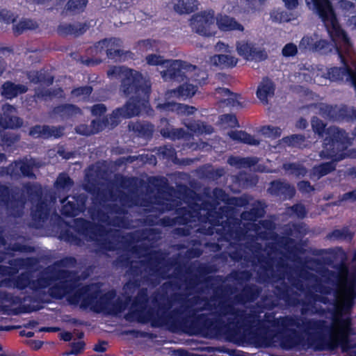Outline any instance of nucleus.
<instances>
[{
	"mask_svg": "<svg viewBox=\"0 0 356 356\" xmlns=\"http://www.w3.org/2000/svg\"><path fill=\"white\" fill-rule=\"evenodd\" d=\"M290 211L300 219H304L307 214L305 206L301 203L294 204L289 207Z\"/></svg>",
	"mask_w": 356,
	"mask_h": 356,
	"instance_id": "338daca9",
	"label": "nucleus"
},
{
	"mask_svg": "<svg viewBox=\"0 0 356 356\" xmlns=\"http://www.w3.org/2000/svg\"><path fill=\"white\" fill-rule=\"evenodd\" d=\"M194 204L195 202H190L188 207L175 208L174 204H166L165 209L166 211L175 209L177 214L176 222L179 225H186L190 222L195 221V218L200 215L198 209Z\"/></svg>",
	"mask_w": 356,
	"mask_h": 356,
	"instance_id": "dca6fc26",
	"label": "nucleus"
},
{
	"mask_svg": "<svg viewBox=\"0 0 356 356\" xmlns=\"http://www.w3.org/2000/svg\"><path fill=\"white\" fill-rule=\"evenodd\" d=\"M319 111L325 118L337 121V105L323 104L320 106Z\"/></svg>",
	"mask_w": 356,
	"mask_h": 356,
	"instance_id": "864d4df0",
	"label": "nucleus"
},
{
	"mask_svg": "<svg viewBox=\"0 0 356 356\" xmlns=\"http://www.w3.org/2000/svg\"><path fill=\"white\" fill-rule=\"evenodd\" d=\"M258 261L261 264V269L257 271V275L261 282H268L271 278L277 277L274 269L275 259L273 257L261 255L258 258Z\"/></svg>",
	"mask_w": 356,
	"mask_h": 356,
	"instance_id": "aec40b11",
	"label": "nucleus"
},
{
	"mask_svg": "<svg viewBox=\"0 0 356 356\" xmlns=\"http://www.w3.org/2000/svg\"><path fill=\"white\" fill-rule=\"evenodd\" d=\"M311 124L314 132L319 137L325 134L323 145L324 149L320 152L322 159H334L337 153L342 151L348 142V137L345 130L335 126H330L325 129L326 124L318 117L314 116L311 120Z\"/></svg>",
	"mask_w": 356,
	"mask_h": 356,
	"instance_id": "39448f33",
	"label": "nucleus"
},
{
	"mask_svg": "<svg viewBox=\"0 0 356 356\" xmlns=\"http://www.w3.org/2000/svg\"><path fill=\"white\" fill-rule=\"evenodd\" d=\"M27 91L26 86L20 83L16 84L10 81L4 82L1 87V94L7 99H12Z\"/></svg>",
	"mask_w": 356,
	"mask_h": 356,
	"instance_id": "b1692460",
	"label": "nucleus"
},
{
	"mask_svg": "<svg viewBox=\"0 0 356 356\" xmlns=\"http://www.w3.org/2000/svg\"><path fill=\"white\" fill-rule=\"evenodd\" d=\"M196 91L197 87L195 86L185 83L179 86L175 90H174V93L177 97H191L195 94Z\"/></svg>",
	"mask_w": 356,
	"mask_h": 356,
	"instance_id": "603ef678",
	"label": "nucleus"
},
{
	"mask_svg": "<svg viewBox=\"0 0 356 356\" xmlns=\"http://www.w3.org/2000/svg\"><path fill=\"white\" fill-rule=\"evenodd\" d=\"M30 278L28 275L25 273H22L19 275L14 280V286L19 289V290H24L27 288V286L30 284Z\"/></svg>",
	"mask_w": 356,
	"mask_h": 356,
	"instance_id": "0e129e2a",
	"label": "nucleus"
},
{
	"mask_svg": "<svg viewBox=\"0 0 356 356\" xmlns=\"http://www.w3.org/2000/svg\"><path fill=\"white\" fill-rule=\"evenodd\" d=\"M53 113L58 115L62 120H68L77 115H81V109L72 104H62L54 107Z\"/></svg>",
	"mask_w": 356,
	"mask_h": 356,
	"instance_id": "bb28decb",
	"label": "nucleus"
},
{
	"mask_svg": "<svg viewBox=\"0 0 356 356\" xmlns=\"http://www.w3.org/2000/svg\"><path fill=\"white\" fill-rule=\"evenodd\" d=\"M120 185L122 188L129 189L131 194H134L138 188L136 179L134 177H122Z\"/></svg>",
	"mask_w": 356,
	"mask_h": 356,
	"instance_id": "052dcab7",
	"label": "nucleus"
},
{
	"mask_svg": "<svg viewBox=\"0 0 356 356\" xmlns=\"http://www.w3.org/2000/svg\"><path fill=\"white\" fill-rule=\"evenodd\" d=\"M305 2L318 15L334 41L341 42L347 48L351 47L350 38L341 27L330 0H305Z\"/></svg>",
	"mask_w": 356,
	"mask_h": 356,
	"instance_id": "0eeeda50",
	"label": "nucleus"
},
{
	"mask_svg": "<svg viewBox=\"0 0 356 356\" xmlns=\"http://www.w3.org/2000/svg\"><path fill=\"white\" fill-rule=\"evenodd\" d=\"M86 291H88V286H81L76 290L74 288L72 291L66 295L68 296L67 298L68 302L73 305H79V302L81 303V298L84 293H86Z\"/></svg>",
	"mask_w": 356,
	"mask_h": 356,
	"instance_id": "3c124183",
	"label": "nucleus"
},
{
	"mask_svg": "<svg viewBox=\"0 0 356 356\" xmlns=\"http://www.w3.org/2000/svg\"><path fill=\"white\" fill-rule=\"evenodd\" d=\"M341 152V151L337 153V156L336 157L337 160L331 159V161L323 162L314 165L312 169L313 175L316 176L318 178H321L334 171L336 169V163L334 162L339 161L343 158L342 153Z\"/></svg>",
	"mask_w": 356,
	"mask_h": 356,
	"instance_id": "c756f323",
	"label": "nucleus"
},
{
	"mask_svg": "<svg viewBox=\"0 0 356 356\" xmlns=\"http://www.w3.org/2000/svg\"><path fill=\"white\" fill-rule=\"evenodd\" d=\"M22 118L15 116L10 115L4 113L3 115L0 114V129L3 130L8 129H19L23 126Z\"/></svg>",
	"mask_w": 356,
	"mask_h": 356,
	"instance_id": "f704fd0d",
	"label": "nucleus"
},
{
	"mask_svg": "<svg viewBox=\"0 0 356 356\" xmlns=\"http://www.w3.org/2000/svg\"><path fill=\"white\" fill-rule=\"evenodd\" d=\"M107 75L121 79L120 91L129 98L123 106L114 109L108 118L109 125L115 127L121 119H129L140 113L142 108L149 103L152 83L140 72L125 66H113L107 71Z\"/></svg>",
	"mask_w": 356,
	"mask_h": 356,
	"instance_id": "f03ea898",
	"label": "nucleus"
},
{
	"mask_svg": "<svg viewBox=\"0 0 356 356\" xmlns=\"http://www.w3.org/2000/svg\"><path fill=\"white\" fill-rule=\"evenodd\" d=\"M69 196L64 197L60 200L62 205L60 213L61 214L66 218H73L79 215L81 211V208L77 207V204L72 201H67Z\"/></svg>",
	"mask_w": 356,
	"mask_h": 356,
	"instance_id": "e433bc0d",
	"label": "nucleus"
},
{
	"mask_svg": "<svg viewBox=\"0 0 356 356\" xmlns=\"http://www.w3.org/2000/svg\"><path fill=\"white\" fill-rule=\"evenodd\" d=\"M195 66L181 60H172L166 70L162 72L165 80L183 82L186 79V72L195 68Z\"/></svg>",
	"mask_w": 356,
	"mask_h": 356,
	"instance_id": "4468645a",
	"label": "nucleus"
},
{
	"mask_svg": "<svg viewBox=\"0 0 356 356\" xmlns=\"http://www.w3.org/2000/svg\"><path fill=\"white\" fill-rule=\"evenodd\" d=\"M261 293V289L255 284H245L241 291L234 297V302L245 305L256 301Z\"/></svg>",
	"mask_w": 356,
	"mask_h": 356,
	"instance_id": "f3484780",
	"label": "nucleus"
},
{
	"mask_svg": "<svg viewBox=\"0 0 356 356\" xmlns=\"http://www.w3.org/2000/svg\"><path fill=\"white\" fill-rule=\"evenodd\" d=\"M164 261V257L159 252H152L146 261V266L149 271L153 273L159 274L161 273V265Z\"/></svg>",
	"mask_w": 356,
	"mask_h": 356,
	"instance_id": "58836bf2",
	"label": "nucleus"
},
{
	"mask_svg": "<svg viewBox=\"0 0 356 356\" xmlns=\"http://www.w3.org/2000/svg\"><path fill=\"white\" fill-rule=\"evenodd\" d=\"M284 141L289 146L299 147L305 140V137L301 134H293L284 138Z\"/></svg>",
	"mask_w": 356,
	"mask_h": 356,
	"instance_id": "69168bd1",
	"label": "nucleus"
},
{
	"mask_svg": "<svg viewBox=\"0 0 356 356\" xmlns=\"http://www.w3.org/2000/svg\"><path fill=\"white\" fill-rule=\"evenodd\" d=\"M215 22V12L210 9L193 15L190 26L193 31L202 36H212L214 32L211 26Z\"/></svg>",
	"mask_w": 356,
	"mask_h": 356,
	"instance_id": "9b49d317",
	"label": "nucleus"
},
{
	"mask_svg": "<svg viewBox=\"0 0 356 356\" xmlns=\"http://www.w3.org/2000/svg\"><path fill=\"white\" fill-rule=\"evenodd\" d=\"M184 295L181 293H174L170 296L166 293L161 295L160 299L166 302L154 299L157 305V314L160 318H165L164 323H168L175 330L181 331L190 336L208 332L214 327L216 321L207 314H199L205 309H211V303L207 298L195 296L187 300L188 303L172 309L175 302L184 300Z\"/></svg>",
	"mask_w": 356,
	"mask_h": 356,
	"instance_id": "f257e3e1",
	"label": "nucleus"
},
{
	"mask_svg": "<svg viewBox=\"0 0 356 356\" xmlns=\"http://www.w3.org/2000/svg\"><path fill=\"white\" fill-rule=\"evenodd\" d=\"M282 324L285 327H294L306 333L314 331L316 335L314 340V349L318 351L334 350L341 346L343 352L356 347L350 344V335L353 334L352 324L350 319H340L339 329L335 337H330L328 339L323 334L330 330L327 322L321 319H307L300 316H286Z\"/></svg>",
	"mask_w": 356,
	"mask_h": 356,
	"instance_id": "7ed1b4c3",
	"label": "nucleus"
},
{
	"mask_svg": "<svg viewBox=\"0 0 356 356\" xmlns=\"http://www.w3.org/2000/svg\"><path fill=\"white\" fill-rule=\"evenodd\" d=\"M129 129L132 130L138 136L145 138H152L154 132V126L147 122H136L129 125Z\"/></svg>",
	"mask_w": 356,
	"mask_h": 356,
	"instance_id": "72a5a7b5",
	"label": "nucleus"
},
{
	"mask_svg": "<svg viewBox=\"0 0 356 356\" xmlns=\"http://www.w3.org/2000/svg\"><path fill=\"white\" fill-rule=\"evenodd\" d=\"M42 136L43 139H49L51 137L59 138L63 135L65 128L62 126H49L47 124L41 125Z\"/></svg>",
	"mask_w": 356,
	"mask_h": 356,
	"instance_id": "49530a36",
	"label": "nucleus"
},
{
	"mask_svg": "<svg viewBox=\"0 0 356 356\" xmlns=\"http://www.w3.org/2000/svg\"><path fill=\"white\" fill-rule=\"evenodd\" d=\"M181 283L177 280H169L164 282L161 285L163 293H157L152 297V304L154 307H149V296L147 288L139 289L137 295L135 296L132 306L136 309L131 312H129L125 315V318L127 321H131L134 318L140 323H147L151 320L157 318L162 323H164L165 318H160L157 314V305L154 302V298H158L159 301L161 302H166V300H162L160 299L161 295L163 293H167L168 290H179L181 289Z\"/></svg>",
	"mask_w": 356,
	"mask_h": 356,
	"instance_id": "20e7f679",
	"label": "nucleus"
},
{
	"mask_svg": "<svg viewBox=\"0 0 356 356\" xmlns=\"http://www.w3.org/2000/svg\"><path fill=\"white\" fill-rule=\"evenodd\" d=\"M89 27L90 25L87 22L61 23L58 26L56 31L62 37L72 35L76 38L83 35Z\"/></svg>",
	"mask_w": 356,
	"mask_h": 356,
	"instance_id": "6ab92c4d",
	"label": "nucleus"
},
{
	"mask_svg": "<svg viewBox=\"0 0 356 356\" xmlns=\"http://www.w3.org/2000/svg\"><path fill=\"white\" fill-rule=\"evenodd\" d=\"M0 138L2 146L8 148L14 146L20 140V135L10 131H0Z\"/></svg>",
	"mask_w": 356,
	"mask_h": 356,
	"instance_id": "de8ad7c7",
	"label": "nucleus"
},
{
	"mask_svg": "<svg viewBox=\"0 0 356 356\" xmlns=\"http://www.w3.org/2000/svg\"><path fill=\"white\" fill-rule=\"evenodd\" d=\"M343 291L342 307L350 310L355 305L356 299V278L352 279L348 284L341 289Z\"/></svg>",
	"mask_w": 356,
	"mask_h": 356,
	"instance_id": "cd10ccee",
	"label": "nucleus"
},
{
	"mask_svg": "<svg viewBox=\"0 0 356 356\" xmlns=\"http://www.w3.org/2000/svg\"><path fill=\"white\" fill-rule=\"evenodd\" d=\"M337 272L325 269L322 276L327 283L337 282L341 288H343L352 279L356 278V272H350L348 266L344 263H341L335 266Z\"/></svg>",
	"mask_w": 356,
	"mask_h": 356,
	"instance_id": "ddd939ff",
	"label": "nucleus"
},
{
	"mask_svg": "<svg viewBox=\"0 0 356 356\" xmlns=\"http://www.w3.org/2000/svg\"><path fill=\"white\" fill-rule=\"evenodd\" d=\"M212 195L213 200L218 203V205L220 204L221 202L228 204L229 200L230 198L229 197L228 194L223 189L218 187L213 188Z\"/></svg>",
	"mask_w": 356,
	"mask_h": 356,
	"instance_id": "680f3d73",
	"label": "nucleus"
},
{
	"mask_svg": "<svg viewBox=\"0 0 356 356\" xmlns=\"http://www.w3.org/2000/svg\"><path fill=\"white\" fill-rule=\"evenodd\" d=\"M261 131L264 135L274 139L280 138L282 134V129L280 127L270 125L264 126Z\"/></svg>",
	"mask_w": 356,
	"mask_h": 356,
	"instance_id": "774afa93",
	"label": "nucleus"
},
{
	"mask_svg": "<svg viewBox=\"0 0 356 356\" xmlns=\"http://www.w3.org/2000/svg\"><path fill=\"white\" fill-rule=\"evenodd\" d=\"M174 10L179 15L191 14L197 10V0H172Z\"/></svg>",
	"mask_w": 356,
	"mask_h": 356,
	"instance_id": "7c9ffc66",
	"label": "nucleus"
},
{
	"mask_svg": "<svg viewBox=\"0 0 356 356\" xmlns=\"http://www.w3.org/2000/svg\"><path fill=\"white\" fill-rule=\"evenodd\" d=\"M258 162L256 157H239L231 156L228 158L227 163L237 168H251L255 165Z\"/></svg>",
	"mask_w": 356,
	"mask_h": 356,
	"instance_id": "ea45409f",
	"label": "nucleus"
},
{
	"mask_svg": "<svg viewBox=\"0 0 356 356\" xmlns=\"http://www.w3.org/2000/svg\"><path fill=\"white\" fill-rule=\"evenodd\" d=\"M276 297L283 300L287 306L295 307L300 304V300L291 287L284 281L275 286Z\"/></svg>",
	"mask_w": 356,
	"mask_h": 356,
	"instance_id": "a211bd4d",
	"label": "nucleus"
},
{
	"mask_svg": "<svg viewBox=\"0 0 356 356\" xmlns=\"http://www.w3.org/2000/svg\"><path fill=\"white\" fill-rule=\"evenodd\" d=\"M285 171L290 172V174L296 177H305L307 173V168L298 163H285L282 166Z\"/></svg>",
	"mask_w": 356,
	"mask_h": 356,
	"instance_id": "09e8293b",
	"label": "nucleus"
},
{
	"mask_svg": "<svg viewBox=\"0 0 356 356\" xmlns=\"http://www.w3.org/2000/svg\"><path fill=\"white\" fill-rule=\"evenodd\" d=\"M211 60L214 65L222 70L232 68L238 63L237 58L227 54L214 55Z\"/></svg>",
	"mask_w": 356,
	"mask_h": 356,
	"instance_id": "473e14b6",
	"label": "nucleus"
},
{
	"mask_svg": "<svg viewBox=\"0 0 356 356\" xmlns=\"http://www.w3.org/2000/svg\"><path fill=\"white\" fill-rule=\"evenodd\" d=\"M91 128L94 134H97L109 126V120L108 116H104L102 120H92L90 122Z\"/></svg>",
	"mask_w": 356,
	"mask_h": 356,
	"instance_id": "e2e57ef3",
	"label": "nucleus"
},
{
	"mask_svg": "<svg viewBox=\"0 0 356 356\" xmlns=\"http://www.w3.org/2000/svg\"><path fill=\"white\" fill-rule=\"evenodd\" d=\"M59 92H63L61 88L58 89H40L36 90L34 95V97L40 100H47L48 98L56 97Z\"/></svg>",
	"mask_w": 356,
	"mask_h": 356,
	"instance_id": "4d7b16f0",
	"label": "nucleus"
},
{
	"mask_svg": "<svg viewBox=\"0 0 356 356\" xmlns=\"http://www.w3.org/2000/svg\"><path fill=\"white\" fill-rule=\"evenodd\" d=\"M353 236L354 234L350 231L348 227L333 229L327 235V238L330 241H351Z\"/></svg>",
	"mask_w": 356,
	"mask_h": 356,
	"instance_id": "a18cd8bd",
	"label": "nucleus"
},
{
	"mask_svg": "<svg viewBox=\"0 0 356 356\" xmlns=\"http://www.w3.org/2000/svg\"><path fill=\"white\" fill-rule=\"evenodd\" d=\"M194 205L198 209L200 214L201 211H206L207 220L210 221L211 224L216 225L219 221L217 217L215 216L218 215L216 212L218 203L215 202L213 200H203L201 197V201H195Z\"/></svg>",
	"mask_w": 356,
	"mask_h": 356,
	"instance_id": "4be33fe9",
	"label": "nucleus"
},
{
	"mask_svg": "<svg viewBox=\"0 0 356 356\" xmlns=\"http://www.w3.org/2000/svg\"><path fill=\"white\" fill-rule=\"evenodd\" d=\"M275 86L274 83L268 77L264 78L259 84L257 90V98L264 104H268V97H273Z\"/></svg>",
	"mask_w": 356,
	"mask_h": 356,
	"instance_id": "a878e982",
	"label": "nucleus"
},
{
	"mask_svg": "<svg viewBox=\"0 0 356 356\" xmlns=\"http://www.w3.org/2000/svg\"><path fill=\"white\" fill-rule=\"evenodd\" d=\"M268 191L273 195L283 196L284 198L289 199L294 197L296 194L293 186L280 179L272 181Z\"/></svg>",
	"mask_w": 356,
	"mask_h": 356,
	"instance_id": "412c9836",
	"label": "nucleus"
},
{
	"mask_svg": "<svg viewBox=\"0 0 356 356\" xmlns=\"http://www.w3.org/2000/svg\"><path fill=\"white\" fill-rule=\"evenodd\" d=\"M264 215V211L259 207H253L249 211H244L241 213L242 219L245 220L257 221Z\"/></svg>",
	"mask_w": 356,
	"mask_h": 356,
	"instance_id": "6e6d98bb",
	"label": "nucleus"
},
{
	"mask_svg": "<svg viewBox=\"0 0 356 356\" xmlns=\"http://www.w3.org/2000/svg\"><path fill=\"white\" fill-rule=\"evenodd\" d=\"M76 273L65 269L52 268L49 275L40 277L38 284L40 289L49 286V295L54 299L61 300L76 288Z\"/></svg>",
	"mask_w": 356,
	"mask_h": 356,
	"instance_id": "423d86ee",
	"label": "nucleus"
},
{
	"mask_svg": "<svg viewBox=\"0 0 356 356\" xmlns=\"http://www.w3.org/2000/svg\"><path fill=\"white\" fill-rule=\"evenodd\" d=\"M85 190L94 196L93 203L95 204L103 205L108 201V197L114 201L116 200L115 193L113 189H100L92 185L91 186H86Z\"/></svg>",
	"mask_w": 356,
	"mask_h": 356,
	"instance_id": "5701e85b",
	"label": "nucleus"
},
{
	"mask_svg": "<svg viewBox=\"0 0 356 356\" xmlns=\"http://www.w3.org/2000/svg\"><path fill=\"white\" fill-rule=\"evenodd\" d=\"M230 289L231 286L229 285H219L214 287L213 289V295L211 296L209 301L210 302L211 301L218 302L217 307L211 304L213 307L211 309L218 308V312L220 316H226L227 315L234 316V319H228L229 323H235L236 327L238 325L241 327L243 323L246 321L248 314L245 310L236 308L232 302L225 300V296L228 293Z\"/></svg>",
	"mask_w": 356,
	"mask_h": 356,
	"instance_id": "6e6552de",
	"label": "nucleus"
},
{
	"mask_svg": "<svg viewBox=\"0 0 356 356\" xmlns=\"http://www.w3.org/2000/svg\"><path fill=\"white\" fill-rule=\"evenodd\" d=\"M0 200L10 216L19 217L22 215L26 203V197L23 193L13 191L8 186L0 182Z\"/></svg>",
	"mask_w": 356,
	"mask_h": 356,
	"instance_id": "1a4fd4ad",
	"label": "nucleus"
},
{
	"mask_svg": "<svg viewBox=\"0 0 356 356\" xmlns=\"http://www.w3.org/2000/svg\"><path fill=\"white\" fill-rule=\"evenodd\" d=\"M217 92L225 96H227L226 99H223L220 102L226 106L234 108H242L243 104L239 101L241 95L231 92L228 88H218Z\"/></svg>",
	"mask_w": 356,
	"mask_h": 356,
	"instance_id": "2f4dec72",
	"label": "nucleus"
},
{
	"mask_svg": "<svg viewBox=\"0 0 356 356\" xmlns=\"http://www.w3.org/2000/svg\"><path fill=\"white\" fill-rule=\"evenodd\" d=\"M122 45V41L120 38H104L96 42L91 47V52L96 53L105 52L109 59L116 60L122 57H126L128 54H132L130 51H123L120 48Z\"/></svg>",
	"mask_w": 356,
	"mask_h": 356,
	"instance_id": "9d476101",
	"label": "nucleus"
},
{
	"mask_svg": "<svg viewBox=\"0 0 356 356\" xmlns=\"http://www.w3.org/2000/svg\"><path fill=\"white\" fill-rule=\"evenodd\" d=\"M74 181L66 172L60 173L54 183V187L58 191H69L74 186Z\"/></svg>",
	"mask_w": 356,
	"mask_h": 356,
	"instance_id": "79ce46f5",
	"label": "nucleus"
},
{
	"mask_svg": "<svg viewBox=\"0 0 356 356\" xmlns=\"http://www.w3.org/2000/svg\"><path fill=\"white\" fill-rule=\"evenodd\" d=\"M228 135L233 140L241 142L247 145H259L260 143L259 140L254 138L253 136L245 131H231Z\"/></svg>",
	"mask_w": 356,
	"mask_h": 356,
	"instance_id": "4c0bfd02",
	"label": "nucleus"
},
{
	"mask_svg": "<svg viewBox=\"0 0 356 356\" xmlns=\"http://www.w3.org/2000/svg\"><path fill=\"white\" fill-rule=\"evenodd\" d=\"M36 21L31 19H22L17 24H13V31L15 35L18 36L28 30H35L38 28Z\"/></svg>",
	"mask_w": 356,
	"mask_h": 356,
	"instance_id": "a19ab883",
	"label": "nucleus"
},
{
	"mask_svg": "<svg viewBox=\"0 0 356 356\" xmlns=\"http://www.w3.org/2000/svg\"><path fill=\"white\" fill-rule=\"evenodd\" d=\"M236 50L238 54L247 60L261 62L268 58V54L264 49L257 47L252 42H238L236 43Z\"/></svg>",
	"mask_w": 356,
	"mask_h": 356,
	"instance_id": "2eb2a0df",
	"label": "nucleus"
},
{
	"mask_svg": "<svg viewBox=\"0 0 356 356\" xmlns=\"http://www.w3.org/2000/svg\"><path fill=\"white\" fill-rule=\"evenodd\" d=\"M88 2V0H68L65 8L67 12L78 14L84 10Z\"/></svg>",
	"mask_w": 356,
	"mask_h": 356,
	"instance_id": "8fccbe9b",
	"label": "nucleus"
},
{
	"mask_svg": "<svg viewBox=\"0 0 356 356\" xmlns=\"http://www.w3.org/2000/svg\"><path fill=\"white\" fill-rule=\"evenodd\" d=\"M73 229L78 234L90 241H94L105 232V228L102 225L95 223L83 218H77L74 220Z\"/></svg>",
	"mask_w": 356,
	"mask_h": 356,
	"instance_id": "f8f14e48",
	"label": "nucleus"
},
{
	"mask_svg": "<svg viewBox=\"0 0 356 356\" xmlns=\"http://www.w3.org/2000/svg\"><path fill=\"white\" fill-rule=\"evenodd\" d=\"M216 24L218 29L222 31H243V26L238 23L234 17L227 15L218 14L216 17Z\"/></svg>",
	"mask_w": 356,
	"mask_h": 356,
	"instance_id": "393cba45",
	"label": "nucleus"
},
{
	"mask_svg": "<svg viewBox=\"0 0 356 356\" xmlns=\"http://www.w3.org/2000/svg\"><path fill=\"white\" fill-rule=\"evenodd\" d=\"M356 120V108L348 107L346 105L337 106V121Z\"/></svg>",
	"mask_w": 356,
	"mask_h": 356,
	"instance_id": "37998d69",
	"label": "nucleus"
},
{
	"mask_svg": "<svg viewBox=\"0 0 356 356\" xmlns=\"http://www.w3.org/2000/svg\"><path fill=\"white\" fill-rule=\"evenodd\" d=\"M177 193L184 200H187L188 203L190 202L201 201V195L196 193L185 184H178Z\"/></svg>",
	"mask_w": 356,
	"mask_h": 356,
	"instance_id": "c03bdc74",
	"label": "nucleus"
},
{
	"mask_svg": "<svg viewBox=\"0 0 356 356\" xmlns=\"http://www.w3.org/2000/svg\"><path fill=\"white\" fill-rule=\"evenodd\" d=\"M156 40L154 39L140 40L137 42L136 49L140 53L147 52L148 51L154 50L156 45Z\"/></svg>",
	"mask_w": 356,
	"mask_h": 356,
	"instance_id": "13d9d810",
	"label": "nucleus"
},
{
	"mask_svg": "<svg viewBox=\"0 0 356 356\" xmlns=\"http://www.w3.org/2000/svg\"><path fill=\"white\" fill-rule=\"evenodd\" d=\"M282 247L293 257H296L298 253L302 252L301 248L296 243L295 240L290 237L284 239Z\"/></svg>",
	"mask_w": 356,
	"mask_h": 356,
	"instance_id": "5fc2aeb1",
	"label": "nucleus"
},
{
	"mask_svg": "<svg viewBox=\"0 0 356 356\" xmlns=\"http://www.w3.org/2000/svg\"><path fill=\"white\" fill-rule=\"evenodd\" d=\"M50 209L47 202L41 199L31 208V216L35 222H43L47 220L49 216Z\"/></svg>",
	"mask_w": 356,
	"mask_h": 356,
	"instance_id": "c85d7f7f",
	"label": "nucleus"
},
{
	"mask_svg": "<svg viewBox=\"0 0 356 356\" xmlns=\"http://www.w3.org/2000/svg\"><path fill=\"white\" fill-rule=\"evenodd\" d=\"M19 170L20 175H22L24 177H29L31 179L35 178V175L33 172V165L29 163L27 160H19Z\"/></svg>",
	"mask_w": 356,
	"mask_h": 356,
	"instance_id": "bf43d9fd",
	"label": "nucleus"
},
{
	"mask_svg": "<svg viewBox=\"0 0 356 356\" xmlns=\"http://www.w3.org/2000/svg\"><path fill=\"white\" fill-rule=\"evenodd\" d=\"M23 192L26 193L29 201L33 204L42 199V189L40 184L27 182L23 185Z\"/></svg>",
	"mask_w": 356,
	"mask_h": 356,
	"instance_id": "c9c22d12",
	"label": "nucleus"
}]
</instances>
